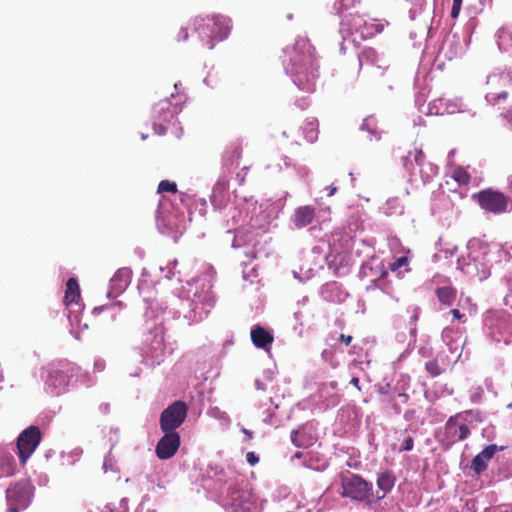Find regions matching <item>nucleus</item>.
Here are the masks:
<instances>
[{
	"label": "nucleus",
	"mask_w": 512,
	"mask_h": 512,
	"mask_svg": "<svg viewBox=\"0 0 512 512\" xmlns=\"http://www.w3.org/2000/svg\"><path fill=\"white\" fill-rule=\"evenodd\" d=\"M485 100L488 104L498 105L504 102L512 88V74L496 70L487 76Z\"/></svg>",
	"instance_id": "5"
},
{
	"label": "nucleus",
	"mask_w": 512,
	"mask_h": 512,
	"mask_svg": "<svg viewBox=\"0 0 512 512\" xmlns=\"http://www.w3.org/2000/svg\"><path fill=\"white\" fill-rule=\"evenodd\" d=\"M69 383L68 365L60 364L50 367L45 386L49 393L59 395L64 392Z\"/></svg>",
	"instance_id": "10"
},
{
	"label": "nucleus",
	"mask_w": 512,
	"mask_h": 512,
	"mask_svg": "<svg viewBox=\"0 0 512 512\" xmlns=\"http://www.w3.org/2000/svg\"><path fill=\"white\" fill-rule=\"evenodd\" d=\"M336 288H337V287H336V284H335V283L328 284V285H326L325 290H324V292H323V293H326L327 291H332V290H334V289H336Z\"/></svg>",
	"instance_id": "59"
},
{
	"label": "nucleus",
	"mask_w": 512,
	"mask_h": 512,
	"mask_svg": "<svg viewBox=\"0 0 512 512\" xmlns=\"http://www.w3.org/2000/svg\"><path fill=\"white\" fill-rule=\"evenodd\" d=\"M34 487L28 480H20L6 490L8 512L26 509L33 497Z\"/></svg>",
	"instance_id": "7"
},
{
	"label": "nucleus",
	"mask_w": 512,
	"mask_h": 512,
	"mask_svg": "<svg viewBox=\"0 0 512 512\" xmlns=\"http://www.w3.org/2000/svg\"><path fill=\"white\" fill-rule=\"evenodd\" d=\"M41 433L38 427L30 426L17 438L16 448H37L40 444Z\"/></svg>",
	"instance_id": "16"
},
{
	"label": "nucleus",
	"mask_w": 512,
	"mask_h": 512,
	"mask_svg": "<svg viewBox=\"0 0 512 512\" xmlns=\"http://www.w3.org/2000/svg\"><path fill=\"white\" fill-rule=\"evenodd\" d=\"M350 383L352 385H354L358 390H360V387H359V378L358 377H353L350 381Z\"/></svg>",
	"instance_id": "58"
},
{
	"label": "nucleus",
	"mask_w": 512,
	"mask_h": 512,
	"mask_svg": "<svg viewBox=\"0 0 512 512\" xmlns=\"http://www.w3.org/2000/svg\"><path fill=\"white\" fill-rule=\"evenodd\" d=\"M292 460H303L301 463L303 466L317 471L324 470L328 465L327 458L318 450L297 451Z\"/></svg>",
	"instance_id": "13"
},
{
	"label": "nucleus",
	"mask_w": 512,
	"mask_h": 512,
	"mask_svg": "<svg viewBox=\"0 0 512 512\" xmlns=\"http://www.w3.org/2000/svg\"><path fill=\"white\" fill-rule=\"evenodd\" d=\"M453 333L452 329L445 328L442 332L443 340L450 346V340L452 339L451 334Z\"/></svg>",
	"instance_id": "48"
},
{
	"label": "nucleus",
	"mask_w": 512,
	"mask_h": 512,
	"mask_svg": "<svg viewBox=\"0 0 512 512\" xmlns=\"http://www.w3.org/2000/svg\"><path fill=\"white\" fill-rule=\"evenodd\" d=\"M255 384H256V388H257L258 390H265V386H264V384H263L261 381L256 380V383H255Z\"/></svg>",
	"instance_id": "61"
},
{
	"label": "nucleus",
	"mask_w": 512,
	"mask_h": 512,
	"mask_svg": "<svg viewBox=\"0 0 512 512\" xmlns=\"http://www.w3.org/2000/svg\"><path fill=\"white\" fill-rule=\"evenodd\" d=\"M338 383L337 381H329L323 383L319 389V394L322 399L327 401V405H336L339 401V395L337 393Z\"/></svg>",
	"instance_id": "20"
},
{
	"label": "nucleus",
	"mask_w": 512,
	"mask_h": 512,
	"mask_svg": "<svg viewBox=\"0 0 512 512\" xmlns=\"http://www.w3.org/2000/svg\"><path fill=\"white\" fill-rule=\"evenodd\" d=\"M165 347L162 337H156L154 343L150 347L148 356L151 358L153 364H160L164 359Z\"/></svg>",
	"instance_id": "26"
},
{
	"label": "nucleus",
	"mask_w": 512,
	"mask_h": 512,
	"mask_svg": "<svg viewBox=\"0 0 512 512\" xmlns=\"http://www.w3.org/2000/svg\"><path fill=\"white\" fill-rule=\"evenodd\" d=\"M362 129L367 130L368 132L374 134L376 132L374 118L373 117L366 118L362 124Z\"/></svg>",
	"instance_id": "42"
},
{
	"label": "nucleus",
	"mask_w": 512,
	"mask_h": 512,
	"mask_svg": "<svg viewBox=\"0 0 512 512\" xmlns=\"http://www.w3.org/2000/svg\"><path fill=\"white\" fill-rule=\"evenodd\" d=\"M426 369H427V371H428L431 375H433V376H437V375H439V374H440V372H441V371H440V368H439V367H438V365H437V363H436V362H432V361H431V362H428V363L426 364Z\"/></svg>",
	"instance_id": "45"
},
{
	"label": "nucleus",
	"mask_w": 512,
	"mask_h": 512,
	"mask_svg": "<svg viewBox=\"0 0 512 512\" xmlns=\"http://www.w3.org/2000/svg\"><path fill=\"white\" fill-rule=\"evenodd\" d=\"M328 190H329L328 196H332L336 192V187L331 186L328 188Z\"/></svg>",
	"instance_id": "64"
},
{
	"label": "nucleus",
	"mask_w": 512,
	"mask_h": 512,
	"mask_svg": "<svg viewBox=\"0 0 512 512\" xmlns=\"http://www.w3.org/2000/svg\"><path fill=\"white\" fill-rule=\"evenodd\" d=\"M342 496L357 501L366 500L372 490V483H368L362 477L356 474H346L341 476Z\"/></svg>",
	"instance_id": "8"
},
{
	"label": "nucleus",
	"mask_w": 512,
	"mask_h": 512,
	"mask_svg": "<svg viewBox=\"0 0 512 512\" xmlns=\"http://www.w3.org/2000/svg\"><path fill=\"white\" fill-rule=\"evenodd\" d=\"M198 31L202 40L207 38L206 45L209 49L214 47V41H222L227 38L230 32V20L224 16H213L212 18L196 19Z\"/></svg>",
	"instance_id": "6"
},
{
	"label": "nucleus",
	"mask_w": 512,
	"mask_h": 512,
	"mask_svg": "<svg viewBox=\"0 0 512 512\" xmlns=\"http://www.w3.org/2000/svg\"><path fill=\"white\" fill-rule=\"evenodd\" d=\"M247 462L253 466L258 463L259 457L254 452H248L246 455Z\"/></svg>",
	"instance_id": "47"
},
{
	"label": "nucleus",
	"mask_w": 512,
	"mask_h": 512,
	"mask_svg": "<svg viewBox=\"0 0 512 512\" xmlns=\"http://www.w3.org/2000/svg\"><path fill=\"white\" fill-rule=\"evenodd\" d=\"M291 441L298 448H310L317 441L316 429L311 424H306L291 433Z\"/></svg>",
	"instance_id": "14"
},
{
	"label": "nucleus",
	"mask_w": 512,
	"mask_h": 512,
	"mask_svg": "<svg viewBox=\"0 0 512 512\" xmlns=\"http://www.w3.org/2000/svg\"><path fill=\"white\" fill-rule=\"evenodd\" d=\"M452 178L460 185H465L469 182V174L463 168H456L452 172Z\"/></svg>",
	"instance_id": "36"
},
{
	"label": "nucleus",
	"mask_w": 512,
	"mask_h": 512,
	"mask_svg": "<svg viewBox=\"0 0 512 512\" xmlns=\"http://www.w3.org/2000/svg\"><path fill=\"white\" fill-rule=\"evenodd\" d=\"M353 27L352 29L358 31L361 30V33L364 35L367 33L368 35H372L374 33H378L381 31L379 24H370L368 27V24L366 21H364L360 16H356L353 18Z\"/></svg>",
	"instance_id": "28"
},
{
	"label": "nucleus",
	"mask_w": 512,
	"mask_h": 512,
	"mask_svg": "<svg viewBox=\"0 0 512 512\" xmlns=\"http://www.w3.org/2000/svg\"><path fill=\"white\" fill-rule=\"evenodd\" d=\"M340 340L343 341L346 345H349L352 341V337L341 334Z\"/></svg>",
	"instance_id": "54"
},
{
	"label": "nucleus",
	"mask_w": 512,
	"mask_h": 512,
	"mask_svg": "<svg viewBox=\"0 0 512 512\" xmlns=\"http://www.w3.org/2000/svg\"><path fill=\"white\" fill-rule=\"evenodd\" d=\"M387 205V208H386V213L388 214H393V213H401L402 212V206L400 204V201L398 198H392V199H389L386 203Z\"/></svg>",
	"instance_id": "37"
},
{
	"label": "nucleus",
	"mask_w": 512,
	"mask_h": 512,
	"mask_svg": "<svg viewBox=\"0 0 512 512\" xmlns=\"http://www.w3.org/2000/svg\"><path fill=\"white\" fill-rule=\"evenodd\" d=\"M410 170L411 175L415 178L418 175L424 184L429 182L438 173V167L430 162L423 163L418 167H412Z\"/></svg>",
	"instance_id": "21"
},
{
	"label": "nucleus",
	"mask_w": 512,
	"mask_h": 512,
	"mask_svg": "<svg viewBox=\"0 0 512 512\" xmlns=\"http://www.w3.org/2000/svg\"><path fill=\"white\" fill-rule=\"evenodd\" d=\"M104 367H105V362L103 360L98 359L95 361V363H94L95 370L102 371L104 369Z\"/></svg>",
	"instance_id": "51"
},
{
	"label": "nucleus",
	"mask_w": 512,
	"mask_h": 512,
	"mask_svg": "<svg viewBox=\"0 0 512 512\" xmlns=\"http://www.w3.org/2000/svg\"><path fill=\"white\" fill-rule=\"evenodd\" d=\"M158 192L159 193H163V192L174 193V192H176V184L174 182H170L167 180L161 181L158 186Z\"/></svg>",
	"instance_id": "39"
},
{
	"label": "nucleus",
	"mask_w": 512,
	"mask_h": 512,
	"mask_svg": "<svg viewBox=\"0 0 512 512\" xmlns=\"http://www.w3.org/2000/svg\"><path fill=\"white\" fill-rule=\"evenodd\" d=\"M482 421V414L476 410L463 411L450 417L441 436L443 444L450 446L465 439L470 430Z\"/></svg>",
	"instance_id": "4"
},
{
	"label": "nucleus",
	"mask_w": 512,
	"mask_h": 512,
	"mask_svg": "<svg viewBox=\"0 0 512 512\" xmlns=\"http://www.w3.org/2000/svg\"><path fill=\"white\" fill-rule=\"evenodd\" d=\"M79 299V285L74 278H70L66 284L64 302L67 306L77 305L80 307V304L78 303Z\"/></svg>",
	"instance_id": "24"
},
{
	"label": "nucleus",
	"mask_w": 512,
	"mask_h": 512,
	"mask_svg": "<svg viewBox=\"0 0 512 512\" xmlns=\"http://www.w3.org/2000/svg\"><path fill=\"white\" fill-rule=\"evenodd\" d=\"M505 118L508 120L512 127V111H508L507 114H505Z\"/></svg>",
	"instance_id": "62"
},
{
	"label": "nucleus",
	"mask_w": 512,
	"mask_h": 512,
	"mask_svg": "<svg viewBox=\"0 0 512 512\" xmlns=\"http://www.w3.org/2000/svg\"><path fill=\"white\" fill-rule=\"evenodd\" d=\"M477 199L483 209L495 214L504 212L508 204L506 197L502 193L492 190L481 191L477 195Z\"/></svg>",
	"instance_id": "11"
},
{
	"label": "nucleus",
	"mask_w": 512,
	"mask_h": 512,
	"mask_svg": "<svg viewBox=\"0 0 512 512\" xmlns=\"http://www.w3.org/2000/svg\"><path fill=\"white\" fill-rule=\"evenodd\" d=\"M102 468L105 473L118 471L117 460L112 455L111 451L105 456Z\"/></svg>",
	"instance_id": "34"
},
{
	"label": "nucleus",
	"mask_w": 512,
	"mask_h": 512,
	"mask_svg": "<svg viewBox=\"0 0 512 512\" xmlns=\"http://www.w3.org/2000/svg\"><path fill=\"white\" fill-rule=\"evenodd\" d=\"M317 137V133L315 131H311L310 134L307 136L308 140L310 142H313Z\"/></svg>",
	"instance_id": "60"
},
{
	"label": "nucleus",
	"mask_w": 512,
	"mask_h": 512,
	"mask_svg": "<svg viewBox=\"0 0 512 512\" xmlns=\"http://www.w3.org/2000/svg\"><path fill=\"white\" fill-rule=\"evenodd\" d=\"M461 5H462V3L453 2V6L451 9V17L452 18L458 17V15L460 13Z\"/></svg>",
	"instance_id": "49"
},
{
	"label": "nucleus",
	"mask_w": 512,
	"mask_h": 512,
	"mask_svg": "<svg viewBox=\"0 0 512 512\" xmlns=\"http://www.w3.org/2000/svg\"><path fill=\"white\" fill-rule=\"evenodd\" d=\"M15 459L13 455L3 451L0 454V476L8 477L15 472Z\"/></svg>",
	"instance_id": "25"
},
{
	"label": "nucleus",
	"mask_w": 512,
	"mask_h": 512,
	"mask_svg": "<svg viewBox=\"0 0 512 512\" xmlns=\"http://www.w3.org/2000/svg\"><path fill=\"white\" fill-rule=\"evenodd\" d=\"M407 265H408V258L406 256H401L390 264V269L395 272V271H398L402 267H406Z\"/></svg>",
	"instance_id": "40"
},
{
	"label": "nucleus",
	"mask_w": 512,
	"mask_h": 512,
	"mask_svg": "<svg viewBox=\"0 0 512 512\" xmlns=\"http://www.w3.org/2000/svg\"><path fill=\"white\" fill-rule=\"evenodd\" d=\"M451 314L455 319H461L463 317V315L457 309H452Z\"/></svg>",
	"instance_id": "55"
},
{
	"label": "nucleus",
	"mask_w": 512,
	"mask_h": 512,
	"mask_svg": "<svg viewBox=\"0 0 512 512\" xmlns=\"http://www.w3.org/2000/svg\"><path fill=\"white\" fill-rule=\"evenodd\" d=\"M242 432L243 434L245 435V439L244 440H249L252 438V432L245 429V428H242Z\"/></svg>",
	"instance_id": "56"
},
{
	"label": "nucleus",
	"mask_w": 512,
	"mask_h": 512,
	"mask_svg": "<svg viewBox=\"0 0 512 512\" xmlns=\"http://www.w3.org/2000/svg\"><path fill=\"white\" fill-rule=\"evenodd\" d=\"M497 45L500 51H510L512 49V33L505 27L499 29L496 33Z\"/></svg>",
	"instance_id": "27"
},
{
	"label": "nucleus",
	"mask_w": 512,
	"mask_h": 512,
	"mask_svg": "<svg viewBox=\"0 0 512 512\" xmlns=\"http://www.w3.org/2000/svg\"><path fill=\"white\" fill-rule=\"evenodd\" d=\"M153 127L157 134L162 135L165 133V127L161 123L154 122Z\"/></svg>",
	"instance_id": "50"
},
{
	"label": "nucleus",
	"mask_w": 512,
	"mask_h": 512,
	"mask_svg": "<svg viewBox=\"0 0 512 512\" xmlns=\"http://www.w3.org/2000/svg\"><path fill=\"white\" fill-rule=\"evenodd\" d=\"M468 248L471 250L470 257L472 258V262H469V263L463 264V265H461V263L459 262L461 270L466 275L470 276L471 278L478 277L479 280L485 279L486 278V271H485V269L482 270V274H479L478 263H479L480 259H479V256L476 254L475 249L478 248L479 250H482V254L484 256L482 260L486 261L485 258L487 256V249H488V247L483 245V244H481L478 241H472V242H470ZM488 261L489 260H487V262Z\"/></svg>",
	"instance_id": "12"
},
{
	"label": "nucleus",
	"mask_w": 512,
	"mask_h": 512,
	"mask_svg": "<svg viewBox=\"0 0 512 512\" xmlns=\"http://www.w3.org/2000/svg\"><path fill=\"white\" fill-rule=\"evenodd\" d=\"M425 156L421 150L415 149L413 152L409 153L407 157L406 167L410 170L412 167H418L423 163H426Z\"/></svg>",
	"instance_id": "32"
},
{
	"label": "nucleus",
	"mask_w": 512,
	"mask_h": 512,
	"mask_svg": "<svg viewBox=\"0 0 512 512\" xmlns=\"http://www.w3.org/2000/svg\"><path fill=\"white\" fill-rule=\"evenodd\" d=\"M251 241H252V235H250V234L246 235L243 230H237V232L234 236L233 242H232V246L234 248H239Z\"/></svg>",
	"instance_id": "33"
},
{
	"label": "nucleus",
	"mask_w": 512,
	"mask_h": 512,
	"mask_svg": "<svg viewBox=\"0 0 512 512\" xmlns=\"http://www.w3.org/2000/svg\"><path fill=\"white\" fill-rule=\"evenodd\" d=\"M373 265H374V262L364 264L361 268V274H363L364 276H372V277L375 276L374 280L383 278L387 275V271L385 270L384 266L381 263H375V267L378 270L374 274L373 273V269H374Z\"/></svg>",
	"instance_id": "31"
},
{
	"label": "nucleus",
	"mask_w": 512,
	"mask_h": 512,
	"mask_svg": "<svg viewBox=\"0 0 512 512\" xmlns=\"http://www.w3.org/2000/svg\"><path fill=\"white\" fill-rule=\"evenodd\" d=\"M250 334L251 340L256 347L262 348L266 351L270 349V346L273 342V336L267 330L261 326L256 325L251 329Z\"/></svg>",
	"instance_id": "17"
},
{
	"label": "nucleus",
	"mask_w": 512,
	"mask_h": 512,
	"mask_svg": "<svg viewBox=\"0 0 512 512\" xmlns=\"http://www.w3.org/2000/svg\"><path fill=\"white\" fill-rule=\"evenodd\" d=\"M496 450H481L479 454H477L472 462L471 469L477 474H481L486 470L488 466V462L493 458Z\"/></svg>",
	"instance_id": "22"
},
{
	"label": "nucleus",
	"mask_w": 512,
	"mask_h": 512,
	"mask_svg": "<svg viewBox=\"0 0 512 512\" xmlns=\"http://www.w3.org/2000/svg\"><path fill=\"white\" fill-rule=\"evenodd\" d=\"M156 451V454H157V457L161 460H167V459H170L172 458L177 450H155Z\"/></svg>",
	"instance_id": "44"
},
{
	"label": "nucleus",
	"mask_w": 512,
	"mask_h": 512,
	"mask_svg": "<svg viewBox=\"0 0 512 512\" xmlns=\"http://www.w3.org/2000/svg\"><path fill=\"white\" fill-rule=\"evenodd\" d=\"M208 414L215 418V419H218L222 425L224 426H227L229 423H230V418L228 417V415L226 414V412L224 411H221L219 408L217 407H214V408H211L209 411H208Z\"/></svg>",
	"instance_id": "35"
},
{
	"label": "nucleus",
	"mask_w": 512,
	"mask_h": 512,
	"mask_svg": "<svg viewBox=\"0 0 512 512\" xmlns=\"http://www.w3.org/2000/svg\"><path fill=\"white\" fill-rule=\"evenodd\" d=\"M413 447V440L411 438H407L404 441V447L403 448H412Z\"/></svg>",
	"instance_id": "57"
},
{
	"label": "nucleus",
	"mask_w": 512,
	"mask_h": 512,
	"mask_svg": "<svg viewBox=\"0 0 512 512\" xmlns=\"http://www.w3.org/2000/svg\"><path fill=\"white\" fill-rule=\"evenodd\" d=\"M439 301L444 305H451L456 298V291L449 285H443L436 289Z\"/></svg>",
	"instance_id": "29"
},
{
	"label": "nucleus",
	"mask_w": 512,
	"mask_h": 512,
	"mask_svg": "<svg viewBox=\"0 0 512 512\" xmlns=\"http://www.w3.org/2000/svg\"><path fill=\"white\" fill-rule=\"evenodd\" d=\"M395 476L390 471H383L377 476V498L382 499L389 493L395 485Z\"/></svg>",
	"instance_id": "18"
},
{
	"label": "nucleus",
	"mask_w": 512,
	"mask_h": 512,
	"mask_svg": "<svg viewBox=\"0 0 512 512\" xmlns=\"http://www.w3.org/2000/svg\"><path fill=\"white\" fill-rule=\"evenodd\" d=\"M208 288H210V286ZM192 305L193 307L188 314H185V317L190 322H199L203 320L214 305V298L209 289L201 292H195Z\"/></svg>",
	"instance_id": "9"
},
{
	"label": "nucleus",
	"mask_w": 512,
	"mask_h": 512,
	"mask_svg": "<svg viewBox=\"0 0 512 512\" xmlns=\"http://www.w3.org/2000/svg\"><path fill=\"white\" fill-rule=\"evenodd\" d=\"M187 408L181 401L168 406L161 414L160 424L165 435L159 440L156 448H179L180 437L174 432L186 418Z\"/></svg>",
	"instance_id": "3"
},
{
	"label": "nucleus",
	"mask_w": 512,
	"mask_h": 512,
	"mask_svg": "<svg viewBox=\"0 0 512 512\" xmlns=\"http://www.w3.org/2000/svg\"><path fill=\"white\" fill-rule=\"evenodd\" d=\"M439 99H436L432 101L429 105V113L436 114V115H443L447 113V110H445L446 105L438 103Z\"/></svg>",
	"instance_id": "38"
},
{
	"label": "nucleus",
	"mask_w": 512,
	"mask_h": 512,
	"mask_svg": "<svg viewBox=\"0 0 512 512\" xmlns=\"http://www.w3.org/2000/svg\"><path fill=\"white\" fill-rule=\"evenodd\" d=\"M130 280V271L127 269L118 270L110 281L111 289L115 294L125 290Z\"/></svg>",
	"instance_id": "23"
},
{
	"label": "nucleus",
	"mask_w": 512,
	"mask_h": 512,
	"mask_svg": "<svg viewBox=\"0 0 512 512\" xmlns=\"http://www.w3.org/2000/svg\"><path fill=\"white\" fill-rule=\"evenodd\" d=\"M438 103L446 105L445 110H447V114L464 113L470 117H474L476 115V111L472 107V105L467 102H464L462 98H439Z\"/></svg>",
	"instance_id": "15"
},
{
	"label": "nucleus",
	"mask_w": 512,
	"mask_h": 512,
	"mask_svg": "<svg viewBox=\"0 0 512 512\" xmlns=\"http://www.w3.org/2000/svg\"><path fill=\"white\" fill-rule=\"evenodd\" d=\"M238 217H242V213L241 212H237L236 210L233 212L232 214V221L234 224H237L239 221H238Z\"/></svg>",
	"instance_id": "53"
},
{
	"label": "nucleus",
	"mask_w": 512,
	"mask_h": 512,
	"mask_svg": "<svg viewBox=\"0 0 512 512\" xmlns=\"http://www.w3.org/2000/svg\"><path fill=\"white\" fill-rule=\"evenodd\" d=\"M434 281L439 284V283H446L447 282V279H442L440 277H435L434 278Z\"/></svg>",
	"instance_id": "63"
},
{
	"label": "nucleus",
	"mask_w": 512,
	"mask_h": 512,
	"mask_svg": "<svg viewBox=\"0 0 512 512\" xmlns=\"http://www.w3.org/2000/svg\"><path fill=\"white\" fill-rule=\"evenodd\" d=\"M34 451L35 450H18L19 459L22 465H24L27 462V460L31 457Z\"/></svg>",
	"instance_id": "46"
},
{
	"label": "nucleus",
	"mask_w": 512,
	"mask_h": 512,
	"mask_svg": "<svg viewBox=\"0 0 512 512\" xmlns=\"http://www.w3.org/2000/svg\"><path fill=\"white\" fill-rule=\"evenodd\" d=\"M245 479L234 469L209 466L203 487L219 498L224 508L230 512H253L256 498L247 489Z\"/></svg>",
	"instance_id": "1"
},
{
	"label": "nucleus",
	"mask_w": 512,
	"mask_h": 512,
	"mask_svg": "<svg viewBox=\"0 0 512 512\" xmlns=\"http://www.w3.org/2000/svg\"><path fill=\"white\" fill-rule=\"evenodd\" d=\"M315 217V210L311 206H302L296 209L293 222L296 227L303 228L312 223Z\"/></svg>",
	"instance_id": "19"
},
{
	"label": "nucleus",
	"mask_w": 512,
	"mask_h": 512,
	"mask_svg": "<svg viewBox=\"0 0 512 512\" xmlns=\"http://www.w3.org/2000/svg\"><path fill=\"white\" fill-rule=\"evenodd\" d=\"M168 107H169V103H168V101H166V100H165V101H162V102H160V103L158 104V110H157V112H158V114H159V118L162 116V114H165V115H164V118H163L165 121L167 120L168 116H171V113H170L169 111H167V110H168Z\"/></svg>",
	"instance_id": "41"
},
{
	"label": "nucleus",
	"mask_w": 512,
	"mask_h": 512,
	"mask_svg": "<svg viewBox=\"0 0 512 512\" xmlns=\"http://www.w3.org/2000/svg\"><path fill=\"white\" fill-rule=\"evenodd\" d=\"M286 73L293 83L302 91L312 92L317 79V64L314 50L308 40L299 38L289 54Z\"/></svg>",
	"instance_id": "2"
},
{
	"label": "nucleus",
	"mask_w": 512,
	"mask_h": 512,
	"mask_svg": "<svg viewBox=\"0 0 512 512\" xmlns=\"http://www.w3.org/2000/svg\"><path fill=\"white\" fill-rule=\"evenodd\" d=\"M495 328L497 329V333L502 337L504 343L509 344L512 342V324L508 320H497Z\"/></svg>",
	"instance_id": "30"
},
{
	"label": "nucleus",
	"mask_w": 512,
	"mask_h": 512,
	"mask_svg": "<svg viewBox=\"0 0 512 512\" xmlns=\"http://www.w3.org/2000/svg\"><path fill=\"white\" fill-rule=\"evenodd\" d=\"M178 262L177 260H174L172 263L168 264L165 268H161L163 272H166L165 277L167 279H171L174 275V269L177 266Z\"/></svg>",
	"instance_id": "43"
},
{
	"label": "nucleus",
	"mask_w": 512,
	"mask_h": 512,
	"mask_svg": "<svg viewBox=\"0 0 512 512\" xmlns=\"http://www.w3.org/2000/svg\"><path fill=\"white\" fill-rule=\"evenodd\" d=\"M356 0H340L341 7L347 9L350 6H353Z\"/></svg>",
	"instance_id": "52"
}]
</instances>
